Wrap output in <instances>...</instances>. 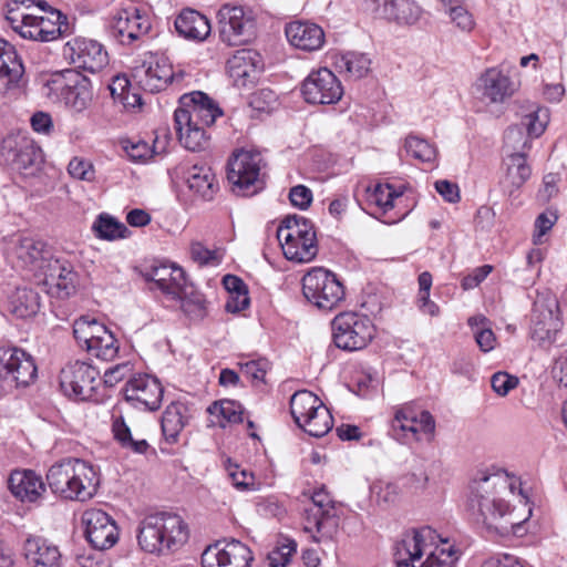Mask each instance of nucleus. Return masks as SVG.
Instances as JSON below:
<instances>
[{
  "label": "nucleus",
  "instance_id": "obj_1",
  "mask_svg": "<svg viewBox=\"0 0 567 567\" xmlns=\"http://www.w3.org/2000/svg\"><path fill=\"white\" fill-rule=\"evenodd\" d=\"M520 486L504 470L480 471L468 486L467 506L475 520L491 534L507 536L520 526L514 518L508 496Z\"/></svg>",
  "mask_w": 567,
  "mask_h": 567
},
{
  "label": "nucleus",
  "instance_id": "obj_2",
  "mask_svg": "<svg viewBox=\"0 0 567 567\" xmlns=\"http://www.w3.org/2000/svg\"><path fill=\"white\" fill-rule=\"evenodd\" d=\"M47 482L55 495L64 499L85 502L96 494L100 477L91 463L66 457L49 468Z\"/></svg>",
  "mask_w": 567,
  "mask_h": 567
},
{
  "label": "nucleus",
  "instance_id": "obj_3",
  "mask_svg": "<svg viewBox=\"0 0 567 567\" xmlns=\"http://www.w3.org/2000/svg\"><path fill=\"white\" fill-rule=\"evenodd\" d=\"M188 538L187 526L174 513H156L146 516L140 525L137 540L147 553H163L183 545Z\"/></svg>",
  "mask_w": 567,
  "mask_h": 567
},
{
  "label": "nucleus",
  "instance_id": "obj_4",
  "mask_svg": "<svg viewBox=\"0 0 567 567\" xmlns=\"http://www.w3.org/2000/svg\"><path fill=\"white\" fill-rule=\"evenodd\" d=\"M277 237L285 257L291 261L309 262L318 254L315 226L303 216H286L277 229Z\"/></svg>",
  "mask_w": 567,
  "mask_h": 567
},
{
  "label": "nucleus",
  "instance_id": "obj_5",
  "mask_svg": "<svg viewBox=\"0 0 567 567\" xmlns=\"http://www.w3.org/2000/svg\"><path fill=\"white\" fill-rule=\"evenodd\" d=\"M312 505L305 509L303 530L313 542L331 539L339 528V514L330 494L322 487L313 492Z\"/></svg>",
  "mask_w": 567,
  "mask_h": 567
},
{
  "label": "nucleus",
  "instance_id": "obj_6",
  "mask_svg": "<svg viewBox=\"0 0 567 567\" xmlns=\"http://www.w3.org/2000/svg\"><path fill=\"white\" fill-rule=\"evenodd\" d=\"M0 154L7 165L23 176L34 175L43 163L42 150L23 132L8 134Z\"/></svg>",
  "mask_w": 567,
  "mask_h": 567
},
{
  "label": "nucleus",
  "instance_id": "obj_7",
  "mask_svg": "<svg viewBox=\"0 0 567 567\" xmlns=\"http://www.w3.org/2000/svg\"><path fill=\"white\" fill-rule=\"evenodd\" d=\"M261 165L262 157L259 152H235L227 164V179L231 184V190L240 196H251L261 189Z\"/></svg>",
  "mask_w": 567,
  "mask_h": 567
},
{
  "label": "nucleus",
  "instance_id": "obj_8",
  "mask_svg": "<svg viewBox=\"0 0 567 567\" xmlns=\"http://www.w3.org/2000/svg\"><path fill=\"white\" fill-rule=\"evenodd\" d=\"M334 344L346 351L364 349L374 337L371 319L357 312H342L332 320Z\"/></svg>",
  "mask_w": 567,
  "mask_h": 567
},
{
  "label": "nucleus",
  "instance_id": "obj_9",
  "mask_svg": "<svg viewBox=\"0 0 567 567\" xmlns=\"http://www.w3.org/2000/svg\"><path fill=\"white\" fill-rule=\"evenodd\" d=\"M302 293L310 303L324 311L338 307L346 296L336 275L323 268H313L303 276Z\"/></svg>",
  "mask_w": 567,
  "mask_h": 567
},
{
  "label": "nucleus",
  "instance_id": "obj_10",
  "mask_svg": "<svg viewBox=\"0 0 567 567\" xmlns=\"http://www.w3.org/2000/svg\"><path fill=\"white\" fill-rule=\"evenodd\" d=\"M37 378L33 358L17 347H0V398L6 385L27 386Z\"/></svg>",
  "mask_w": 567,
  "mask_h": 567
},
{
  "label": "nucleus",
  "instance_id": "obj_11",
  "mask_svg": "<svg viewBox=\"0 0 567 567\" xmlns=\"http://www.w3.org/2000/svg\"><path fill=\"white\" fill-rule=\"evenodd\" d=\"M52 90H60L66 109L79 115L87 111L93 102L91 81L81 73L66 70L58 78L48 82Z\"/></svg>",
  "mask_w": 567,
  "mask_h": 567
},
{
  "label": "nucleus",
  "instance_id": "obj_12",
  "mask_svg": "<svg viewBox=\"0 0 567 567\" xmlns=\"http://www.w3.org/2000/svg\"><path fill=\"white\" fill-rule=\"evenodd\" d=\"M152 28V22L145 12L135 7L118 10L110 20L107 31L110 37L123 45L142 42Z\"/></svg>",
  "mask_w": 567,
  "mask_h": 567
},
{
  "label": "nucleus",
  "instance_id": "obj_13",
  "mask_svg": "<svg viewBox=\"0 0 567 567\" xmlns=\"http://www.w3.org/2000/svg\"><path fill=\"white\" fill-rule=\"evenodd\" d=\"M392 430L398 439L421 441L423 436H432L435 420L425 410H419L414 403H406L395 410Z\"/></svg>",
  "mask_w": 567,
  "mask_h": 567
},
{
  "label": "nucleus",
  "instance_id": "obj_14",
  "mask_svg": "<svg viewBox=\"0 0 567 567\" xmlns=\"http://www.w3.org/2000/svg\"><path fill=\"white\" fill-rule=\"evenodd\" d=\"M547 125V111L536 109L522 116L518 124L509 126L504 135V153H526L530 141L539 137Z\"/></svg>",
  "mask_w": 567,
  "mask_h": 567
},
{
  "label": "nucleus",
  "instance_id": "obj_15",
  "mask_svg": "<svg viewBox=\"0 0 567 567\" xmlns=\"http://www.w3.org/2000/svg\"><path fill=\"white\" fill-rule=\"evenodd\" d=\"M217 20L220 40L229 47L245 44L254 35V21L241 6L223 4Z\"/></svg>",
  "mask_w": 567,
  "mask_h": 567
},
{
  "label": "nucleus",
  "instance_id": "obj_16",
  "mask_svg": "<svg viewBox=\"0 0 567 567\" xmlns=\"http://www.w3.org/2000/svg\"><path fill=\"white\" fill-rule=\"evenodd\" d=\"M100 371L84 361L69 362L60 373L64 393L79 400L90 399L99 385Z\"/></svg>",
  "mask_w": 567,
  "mask_h": 567
},
{
  "label": "nucleus",
  "instance_id": "obj_17",
  "mask_svg": "<svg viewBox=\"0 0 567 567\" xmlns=\"http://www.w3.org/2000/svg\"><path fill=\"white\" fill-rule=\"evenodd\" d=\"M363 12L375 19H384L400 25H413L421 16L422 8L414 0H360Z\"/></svg>",
  "mask_w": 567,
  "mask_h": 567
},
{
  "label": "nucleus",
  "instance_id": "obj_18",
  "mask_svg": "<svg viewBox=\"0 0 567 567\" xmlns=\"http://www.w3.org/2000/svg\"><path fill=\"white\" fill-rule=\"evenodd\" d=\"M223 115L220 107L205 93L195 91L184 94L179 99V107L175 111V117L179 123L194 124L208 127L217 117Z\"/></svg>",
  "mask_w": 567,
  "mask_h": 567
},
{
  "label": "nucleus",
  "instance_id": "obj_19",
  "mask_svg": "<svg viewBox=\"0 0 567 567\" xmlns=\"http://www.w3.org/2000/svg\"><path fill=\"white\" fill-rule=\"evenodd\" d=\"M62 53L75 68L91 73L99 72L109 64L106 50L92 39L74 38L64 44Z\"/></svg>",
  "mask_w": 567,
  "mask_h": 567
},
{
  "label": "nucleus",
  "instance_id": "obj_20",
  "mask_svg": "<svg viewBox=\"0 0 567 567\" xmlns=\"http://www.w3.org/2000/svg\"><path fill=\"white\" fill-rule=\"evenodd\" d=\"M301 94L310 104H333L341 99L343 89L334 73L321 68L310 72L303 80Z\"/></svg>",
  "mask_w": 567,
  "mask_h": 567
},
{
  "label": "nucleus",
  "instance_id": "obj_21",
  "mask_svg": "<svg viewBox=\"0 0 567 567\" xmlns=\"http://www.w3.org/2000/svg\"><path fill=\"white\" fill-rule=\"evenodd\" d=\"M84 535L91 546L100 551L110 549L118 540L115 520L100 508H89L81 517Z\"/></svg>",
  "mask_w": 567,
  "mask_h": 567
},
{
  "label": "nucleus",
  "instance_id": "obj_22",
  "mask_svg": "<svg viewBox=\"0 0 567 567\" xmlns=\"http://www.w3.org/2000/svg\"><path fill=\"white\" fill-rule=\"evenodd\" d=\"M254 560L250 548L237 539L219 540L202 555L204 567H250Z\"/></svg>",
  "mask_w": 567,
  "mask_h": 567
},
{
  "label": "nucleus",
  "instance_id": "obj_23",
  "mask_svg": "<svg viewBox=\"0 0 567 567\" xmlns=\"http://www.w3.org/2000/svg\"><path fill=\"white\" fill-rule=\"evenodd\" d=\"M164 389L157 378L137 374L131 378L124 388V396L133 408L143 411H156L163 400Z\"/></svg>",
  "mask_w": 567,
  "mask_h": 567
},
{
  "label": "nucleus",
  "instance_id": "obj_24",
  "mask_svg": "<svg viewBox=\"0 0 567 567\" xmlns=\"http://www.w3.org/2000/svg\"><path fill=\"white\" fill-rule=\"evenodd\" d=\"M183 76V72H174L166 58L156 55H151L134 72V78L137 79L138 84L152 93L166 89L168 84L179 83Z\"/></svg>",
  "mask_w": 567,
  "mask_h": 567
},
{
  "label": "nucleus",
  "instance_id": "obj_25",
  "mask_svg": "<svg viewBox=\"0 0 567 567\" xmlns=\"http://www.w3.org/2000/svg\"><path fill=\"white\" fill-rule=\"evenodd\" d=\"M439 538L436 532L429 526L405 533L394 547L396 567H415L414 561L426 554Z\"/></svg>",
  "mask_w": 567,
  "mask_h": 567
},
{
  "label": "nucleus",
  "instance_id": "obj_26",
  "mask_svg": "<svg viewBox=\"0 0 567 567\" xmlns=\"http://www.w3.org/2000/svg\"><path fill=\"white\" fill-rule=\"evenodd\" d=\"M39 280L48 295L58 299H65L73 295L78 286V274L73 266L65 259L54 258L45 264V269L40 274Z\"/></svg>",
  "mask_w": 567,
  "mask_h": 567
},
{
  "label": "nucleus",
  "instance_id": "obj_27",
  "mask_svg": "<svg viewBox=\"0 0 567 567\" xmlns=\"http://www.w3.org/2000/svg\"><path fill=\"white\" fill-rule=\"evenodd\" d=\"M515 90L511 78L496 68L487 69L475 83V93L485 104L504 103Z\"/></svg>",
  "mask_w": 567,
  "mask_h": 567
},
{
  "label": "nucleus",
  "instance_id": "obj_28",
  "mask_svg": "<svg viewBox=\"0 0 567 567\" xmlns=\"http://www.w3.org/2000/svg\"><path fill=\"white\" fill-rule=\"evenodd\" d=\"M558 302L554 298L538 297L532 311V338L539 342H551L559 328Z\"/></svg>",
  "mask_w": 567,
  "mask_h": 567
},
{
  "label": "nucleus",
  "instance_id": "obj_29",
  "mask_svg": "<svg viewBox=\"0 0 567 567\" xmlns=\"http://www.w3.org/2000/svg\"><path fill=\"white\" fill-rule=\"evenodd\" d=\"M260 56L249 49H241L227 61V72L234 84L246 87L255 84L260 72Z\"/></svg>",
  "mask_w": 567,
  "mask_h": 567
},
{
  "label": "nucleus",
  "instance_id": "obj_30",
  "mask_svg": "<svg viewBox=\"0 0 567 567\" xmlns=\"http://www.w3.org/2000/svg\"><path fill=\"white\" fill-rule=\"evenodd\" d=\"M24 558L30 567H61L59 547L41 536H29L23 545Z\"/></svg>",
  "mask_w": 567,
  "mask_h": 567
},
{
  "label": "nucleus",
  "instance_id": "obj_31",
  "mask_svg": "<svg viewBox=\"0 0 567 567\" xmlns=\"http://www.w3.org/2000/svg\"><path fill=\"white\" fill-rule=\"evenodd\" d=\"M144 277L172 298L181 297L187 282L184 270L175 265H154L145 271Z\"/></svg>",
  "mask_w": 567,
  "mask_h": 567
},
{
  "label": "nucleus",
  "instance_id": "obj_32",
  "mask_svg": "<svg viewBox=\"0 0 567 567\" xmlns=\"http://www.w3.org/2000/svg\"><path fill=\"white\" fill-rule=\"evenodd\" d=\"M24 68L12 44L0 39V91L8 93L20 87Z\"/></svg>",
  "mask_w": 567,
  "mask_h": 567
},
{
  "label": "nucleus",
  "instance_id": "obj_33",
  "mask_svg": "<svg viewBox=\"0 0 567 567\" xmlns=\"http://www.w3.org/2000/svg\"><path fill=\"white\" fill-rule=\"evenodd\" d=\"M177 34L188 41L203 42L212 32L208 18L190 8L183 9L174 21Z\"/></svg>",
  "mask_w": 567,
  "mask_h": 567
},
{
  "label": "nucleus",
  "instance_id": "obj_34",
  "mask_svg": "<svg viewBox=\"0 0 567 567\" xmlns=\"http://www.w3.org/2000/svg\"><path fill=\"white\" fill-rule=\"evenodd\" d=\"M285 33L292 47L303 51H317L321 49L324 43L323 30L312 22H290L286 25Z\"/></svg>",
  "mask_w": 567,
  "mask_h": 567
},
{
  "label": "nucleus",
  "instance_id": "obj_35",
  "mask_svg": "<svg viewBox=\"0 0 567 567\" xmlns=\"http://www.w3.org/2000/svg\"><path fill=\"white\" fill-rule=\"evenodd\" d=\"M33 0H12L8 4L7 20L11 28L22 38L43 42L42 33L39 29L38 16L27 13L19 8V4L29 8Z\"/></svg>",
  "mask_w": 567,
  "mask_h": 567
},
{
  "label": "nucleus",
  "instance_id": "obj_36",
  "mask_svg": "<svg viewBox=\"0 0 567 567\" xmlns=\"http://www.w3.org/2000/svg\"><path fill=\"white\" fill-rule=\"evenodd\" d=\"M11 493L21 502L34 503L45 492L42 478L33 471H14L9 477Z\"/></svg>",
  "mask_w": 567,
  "mask_h": 567
},
{
  "label": "nucleus",
  "instance_id": "obj_37",
  "mask_svg": "<svg viewBox=\"0 0 567 567\" xmlns=\"http://www.w3.org/2000/svg\"><path fill=\"white\" fill-rule=\"evenodd\" d=\"M16 255L23 267L39 275L45 269L47 261L54 259L50 256L45 243L32 237L20 239Z\"/></svg>",
  "mask_w": 567,
  "mask_h": 567
},
{
  "label": "nucleus",
  "instance_id": "obj_38",
  "mask_svg": "<svg viewBox=\"0 0 567 567\" xmlns=\"http://www.w3.org/2000/svg\"><path fill=\"white\" fill-rule=\"evenodd\" d=\"M504 164L506 175L502 186L512 195L527 182L532 175V168L527 163V153H509L504 157Z\"/></svg>",
  "mask_w": 567,
  "mask_h": 567
},
{
  "label": "nucleus",
  "instance_id": "obj_39",
  "mask_svg": "<svg viewBox=\"0 0 567 567\" xmlns=\"http://www.w3.org/2000/svg\"><path fill=\"white\" fill-rule=\"evenodd\" d=\"M186 183L190 190L205 200H212L219 188L215 173L207 165H193L187 171Z\"/></svg>",
  "mask_w": 567,
  "mask_h": 567
},
{
  "label": "nucleus",
  "instance_id": "obj_40",
  "mask_svg": "<svg viewBox=\"0 0 567 567\" xmlns=\"http://www.w3.org/2000/svg\"><path fill=\"white\" fill-rule=\"evenodd\" d=\"M188 420V408L185 403L177 401L168 404L163 413L161 423L165 441L169 444L176 443Z\"/></svg>",
  "mask_w": 567,
  "mask_h": 567
},
{
  "label": "nucleus",
  "instance_id": "obj_41",
  "mask_svg": "<svg viewBox=\"0 0 567 567\" xmlns=\"http://www.w3.org/2000/svg\"><path fill=\"white\" fill-rule=\"evenodd\" d=\"M336 69L349 79H362L371 70V59L368 54L357 51H347L336 55Z\"/></svg>",
  "mask_w": 567,
  "mask_h": 567
},
{
  "label": "nucleus",
  "instance_id": "obj_42",
  "mask_svg": "<svg viewBox=\"0 0 567 567\" xmlns=\"http://www.w3.org/2000/svg\"><path fill=\"white\" fill-rule=\"evenodd\" d=\"M9 306L12 315L25 319L37 315L40 309V298L31 288H17L10 297Z\"/></svg>",
  "mask_w": 567,
  "mask_h": 567
},
{
  "label": "nucleus",
  "instance_id": "obj_43",
  "mask_svg": "<svg viewBox=\"0 0 567 567\" xmlns=\"http://www.w3.org/2000/svg\"><path fill=\"white\" fill-rule=\"evenodd\" d=\"M174 122L179 143L186 150L198 152L208 145L209 136L206 134V127L190 123L189 125L179 123L175 116Z\"/></svg>",
  "mask_w": 567,
  "mask_h": 567
},
{
  "label": "nucleus",
  "instance_id": "obj_44",
  "mask_svg": "<svg viewBox=\"0 0 567 567\" xmlns=\"http://www.w3.org/2000/svg\"><path fill=\"white\" fill-rule=\"evenodd\" d=\"M322 405V401L308 390L297 391L290 399V412L297 425Z\"/></svg>",
  "mask_w": 567,
  "mask_h": 567
},
{
  "label": "nucleus",
  "instance_id": "obj_45",
  "mask_svg": "<svg viewBox=\"0 0 567 567\" xmlns=\"http://www.w3.org/2000/svg\"><path fill=\"white\" fill-rule=\"evenodd\" d=\"M43 42H50L70 32L68 18L56 9H51L47 17H38Z\"/></svg>",
  "mask_w": 567,
  "mask_h": 567
},
{
  "label": "nucleus",
  "instance_id": "obj_46",
  "mask_svg": "<svg viewBox=\"0 0 567 567\" xmlns=\"http://www.w3.org/2000/svg\"><path fill=\"white\" fill-rule=\"evenodd\" d=\"M112 432L116 442L125 450L137 454L146 453L150 447L145 439H134L131 429L125 423L122 415L113 416Z\"/></svg>",
  "mask_w": 567,
  "mask_h": 567
},
{
  "label": "nucleus",
  "instance_id": "obj_47",
  "mask_svg": "<svg viewBox=\"0 0 567 567\" xmlns=\"http://www.w3.org/2000/svg\"><path fill=\"white\" fill-rule=\"evenodd\" d=\"M104 324L90 315H84L73 322V336L82 349L87 351L89 346L94 342L97 333L104 329Z\"/></svg>",
  "mask_w": 567,
  "mask_h": 567
},
{
  "label": "nucleus",
  "instance_id": "obj_48",
  "mask_svg": "<svg viewBox=\"0 0 567 567\" xmlns=\"http://www.w3.org/2000/svg\"><path fill=\"white\" fill-rule=\"evenodd\" d=\"M118 341L115 336L106 328L97 333L94 342L89 346L87 352L103 361H112L118 353Z\"/></svg>",
  "mask_w": 567,
  "mask_h": 567
},
{
  "label": "nucleus",
  "instance_id": "obj_49",
  "mask_svg": "<svg viewBox=\"0 0 567 567\" xmlns=\"http://www.w3.org/2000/svg\"><path fill=\"white\" fill-rule=\"evenodd\" d=\"M467 324L471 327L474 339L482 352L486 353L495 348L497 340L485 316L477 315L470 317Z\"/></svg>",
  "mask_w": 567,
  "mask_h": 567
},
{
  "label": "nucleus",
  "instance_id": "obj_50",
  "mask_svg": "<svg viewBox=\"0 0 567 567\" xmlns=\"http://www.w3.org/2000/svg\"><path fill=\"white\" fill-rule=\"evenodd\" d=\"M309 435L321 437L326 435L333 426V419L329 409L323 404L315 413H310L308 417L298 425Z\"/></svg>",
  "mask_w": 567,
  "mask_h": 567
},
{
  "label": "nucleus",
  "instance_id": "obj_51",
  "mask_svg": "<svg viewBox=\"0 0 567 567\" xmlns=\"http://www.w3.org/2000/svg\"><path fill=\"white\" fill-rule=\"evenodd\" d=\"M404 148L410 156L420 163L426 164L430 167L434 166L436 163V147L430 144L426 140L420 138L415 135H409L405 138Z\"/></svg>",
  "mask_w": 567,
  "mask_h": 567
},
{
  "label": "nucleus",
  "instance_id": "obj_52",
  "mask_svg": "<svg viewBox=\"0 0 567 567\" xmlns=\"http://www.w3.org/2000/svg\"><path fill=\"white\" fill-rule=\"evenodd\" d=\"M173 299L181 301L183 311L192 319H203L207 315L206 299L203 293L193 290L187 286L184 287V292L181 297Z\"/></svg>",
  "mask_w": 567,
  "mask_h": 567
},
{
  "label": "nucleus",
  "instance_id": "obj_53",
  "mask_svg": "<svg viewBox=\"0 0 567 567\" xmlns=\"http://www.w3.org/2000/svg\"><path fill=\"white\" fill-rule=\"evenodd\" d=\"M96 236L106 240L125 238L128 234L127 227L110 215L101 214L93 224Z\"/></svg>",
  "mask_w": 567,
  "mask_h": 567
},
{
  "label": "nucleus",
  "instance_id": "obj_54",
  "mask_svg": "<svg viewBox=\"0 0 567 567\" xmlns=\"http://www.w3.org/2000/svg\"><path fill=\"white\" fill-rule=\"evenodd\" d=\"M427 550L430 551L422 567H453L458 559L457 551L446 540L441 539V545Z\"/></svg>",
  "mask_w": 567,
  "mask_h": 567
},
{
  "label": "nucleus",
  "instance_id": "obj_55",
  "mask_svg": "<svg viewBox=\"0 0 567 567\" xmlns=\"http://www.w3.org/2000/svg\"><path fill=\"white\" fill-rule=\"evenodd\" d=\"M395 189L389 184H377L368 189L367 200L371 206L378 207L383 213L393 208V200L398 197Z\"/></svg>",
  "mask_w": 567,
  "mask_h": 567
},
{
  "label": "nucleus",
  "instance_id": "obj_56",
  "mask_svg": "<svg viewBox=\"0 0 567 567\" xmlns=\"http://www.w3.org/2000/svg\"><path fill=\"white\" fill-rule=\"evenodd\" d=\"M225 467L231 484L238 491L245 492L258 489L259 483H257L256 477L251 472L240 468L238 464L231 463L230 460L227 461Z\"/></svg>",
  "mask_w": 567,
  "mask_h": 567
},
{
  "label": "nucleus",
  "instance_id": "obj_57",
  "mask_svg": "<svg viewBox=\"0 0 567 567\" xmlns=\"http://www.w3.org/2000/svg\"><path fill=\"white\" fill-rule=\"evenodd\" d=\"M451 22L463 33H471L476 25L473 14L457 0L451 7L444 9Z\"/></svg>",
  "mask_w": 567,
  "mask_h": 567
},
{
  "label": "nucleus",
  "instance_id": "obj_58",
  "mask_svg": "<svg viewBox=\"0 0 567 567\" xmlns=\"http://www.w3.org/2000/svg\"><path fill=\"white\" fill-rule=\"evenodd\" d=\"M212 415L221 416L228 423L243 422V406L240 403L233 400H221L214 402L208 408Z\"/></svg>",
  "mask_w": 567,
  "mask_h": 567
},
{
  "label": "nucleus",
  "instance_id": "obj_59",
  "mask_svg": "<svg viewBox=\"0 0 567 567\" xmlns=\"http://www.w3.org/2000/svg\"><path fill=\"white\" fill-rule=\"evenodd\" d=\"M297 544L293 540L286 539L282 544L275 547L268 554L270 567H286L291 556L296 553Z\"/></svg>",
  "mask_w": 567,
  "mask_h": 567
},
{
  "label": "nucleus",
  "instance_id": "obj_60",
  "mask_svg": "<svg viewBox=\"0 0 567 567\" xmlns=\"http://www.w3.org/2000/svg\"><path fill=\"white\" fill-rule=\"evenodd\" d=\"M371 492L377 503L383 506L395 504L400 497V489L393 483H375L372 485Z\"/></svg>",
  "mask_w": 567,
  "mask_h": 567
},
{
  "label": "nucleus",
  "instance_id": "obj_61",
  "mask_svg": "<svg viewBox=\"0 0 567 567\" xmlns=\"http://www.w3.org/2000/svg\"><path fill=\"white\" fill-rule=\"evenodd\" d=\"M69 174L76 179L92 182L95 177V171L91 162L73 157L68 165Z\"/></svg>",
  "mask_w": 567,
  "mask_h": 567
},
{
  "label": "nucleus",
  "instance_id": "obj_62",
  "mask_svg": "<svg viewBox=\"0 0 567 567\" xmlns=\"http://www.w3.org/2000/svg\"><path fill=\"white\" fill-rule=\"evenodd\" d=\"M269 362L266 359L250 360L241 363V372L248 379L252 381H264Z\"/></svg>",
  "mask_w": 567,
  "mask_h": 567
},
{
  "label": "nucleus",
  "instance_id": "obj_63",
  "mask_svg": "<svg viewBox=\"0 0 567 567\" xmlns=\"http://www.w3.org/2000/svg\"><path fill=\"white\" fill-rule=\"evenodd\" d=\"M491 384L498 395L505 396L511 390L517 386L518 379L506 372H496L491 379Z\"/></svg>",
  "mask_w": 567,
  "mask_h": 567
},
{
  "label": "nucleus",
  "instance_id": "obj_64",
  "mask_svg": "<svg viewBox=\"0 0 567 567\" xmlns=\"http://www.w3.org/2000/svg\"><path fill=\"white\" fill-rule=\"evenodd\" d=\"M192 259L199 265L219 264L216 250L206 248L202 243L195 241L190 245Z\"/></svg>",
  "mask_w": 567,
  "mask_h": 567
}]
</instances>
